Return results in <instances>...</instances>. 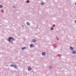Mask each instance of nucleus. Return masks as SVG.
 Segmentation results:
<instances>
[{"label":"nucleus","instance_id":"1","mask_svg":"<svg viewBox=\"0 0 76 76\" xmlns=\"http://www.w3.org/2000/svg\"><path fill=\"white\" fill-rule=\"evenodd\" d=\"M14 41H15V39L13 38L10 37L9 38L8 41H9L10 42L12 43V44H13V42Z\"/></svg>","mask_w":76,"mask_h":76},{"label":"nucleus","instance_id":"2","mask_svg":"<svg viewBox=\"0 0 76 76\" xmlns=\"http://www.w3.org/2000/svg\"><path fill=\"white\" fill-rule=\"evenodd\" d=\"M11 67H14L15 69H17V67H18V66H16V65L13 64L12 65H10Z\"/></svg>","mask_w":76,"mask_h":76},{"label":"nucleus","instance_id":"3","mask_svg":"<svg viewBox=\"0 0 76 76\" xmlns=\"http://www.w3.org/2000/svg\"><path fill=\"white\" fill-rule=\"evenodd\" d=\"M72 54H76V50H72Z\"/></svg>","mask_w":76,"mask_h":76},{"label":"nucleus","instance_id":"4","mask_svg":"<svg viewBox=\"0 0 76 76\" xmlns=\"http://www.w3.org/2000/svg\"><path fill=\"white\" fill-rule=\"evenodd\" d=\"M42 56H45V54H46V53L44 52H42Z\"/></svg>","mask_w":76,"mask_h":76},{"label":"nucleus","instance_id":"5","mask_svg":"<svg viewBox=\"0 0 76 76\" xmlns=\"http://www.w3.org/2000/svg\"><path fill=\"white\" fill-rule=\"evenodd\" d=\"M30 47H31V48H32V47H34V44H31L30 45Z\"/></svg>","mask_w":76,"mask_h":76},{"label":"nucleus","instance_id":"6","mask_svg":"<svg viewBox=\"0 0 76 76\" xmlns=\"http://www.w3.org/2000/svg\"><path fill=\"white\" fill-rule=\"evenodd\" d=\"M40 4L41 5H44V2L42 1L40 3Z\"/></svg>","mask_w":76,"mask_h":76},{"label":"nucleus","instance_id":"7","mask_svg":"<svg viewBox=\"0 0 76 76\" xmlns=\"http://www.w3.org/2000/svg\"><path fill=\"white\" fill-rule=\"evenodd\" d=\"M70 49L71 50H74V48H73V47H70Z\"/></svg>","mask_w":76,"mask_h":76},{"label":"nucleus","instance_id":"8","mask_svg":"<svg viewBox=\"0 0 76 76\" xmlns=\"http://www.w3.org/2000/svg\"><path fill=\"white\" fill-rule=\"evenodd\" d=\"M32 42H37V40L35 39H33L32 40Z\"/></svg>","mask_w":76,"mask_h":76},{"label":"nucleus","instance_id":"9","mask_svg":"<svg viewBox=\"0 0 76 76\" xmlns=\"http://www.w3.org/2000/svg\"><path fill=\"white\" fill-rule=\"evenodd\" d=\"M49 67L50 69H51L53 68V66H51V65H50L49 66Z\"/></svg>","mask_w":76,"mask_h":76},{"label":"nucleus","instance_id":"10","mask_svg":"<svg viewBox=\"0 0 76 76\" xmlns=\"http://www.w3.org/2000/svg\"><path fill=\"white\" fill-rule=\"evenodd\" d=\"M26 24L28 26H30V23H29L27 22L26 23Z\"/></svg>","mask_w":76,"mask_h":76},{"label":"nucleus","instance_id":"11","mask_svg":"<svg viewBox=\"0 0 76 76\" xmlns=\"http://www.w3.org/2000/svg\"><path fill=\"white\" fill-rule=\"evenodd\" d=\"M3 6L2 5H0V8H3Z\"/></svg>","mask_w":76,"mask_h":76},{"label":"nucleus","instance_id":"12","mask_svg":"<svg viewBox=\"0 0 76 76\" xmlns=\"http://www.w3.org/2000/svg\"><path fill=\"white\" fill-rule=\"evenodd\" d=\"M31 67H29L28 68V70H31Z\"/></svg>","mask_w":76,"mask_h":76},{"label":"nucleus","instance_id":"13","mask_svg":"<svg viewBox=\"0 0 76 76\" xmlns=\"http://www.w3.org/2000/svg\"><path fill=\"white\" fill-rule=\"evenodd\" d=\"M26 47L22 48V50H25V49H26Z\"/></svg>","mask_w":76,"mask_h":76},{"label":"nucleus","instance_id":"14","mask_svg":"<svg viewBox=\"0 0 76 76\" xmlns=\"http://www.w3.org/2000/svg\"><path fill=\"white\" fill-rule=\"evenodd\" d=\"M53 27H51L50 28V30H51L52 31H53Z\"/></svg>","mask_w":76,"mask_h":76},{"label":"nucleus","instance_id":"15","mask_svg":"<svg viewBox=\"0 0 76 76\" xmlns=\"http://www.w3.org/2000/svg\"><path fill=\"white\" fill-rule=\"evenodd\" d=\"M13 8H14L15 9H16V6H13Z\"/></svg>","mask_w":76,"mask_h":76},{"label":"nucleus","instance_id":"16","mask_svg":"<svg viewBox=\"0 0 76 76\" xmlns=\"http://www.w3.org/2000/svg\"><path fill=\"white\" fill-rule=\"evenodd\" d=\"M29 3V0H27V3Z\"/></svg>","mask_w":76,"mask_h":76},{"label":"nucleus","instance_id":"17","mask_svg":"<svg viewBox=\"0 0 76 76\" xmlns=\"http://www.w3.org/2000/svg\"><path fill=\"white\" fill-rule=\"evenodd\" d=\"M74 22H75V23H76V20H75Z\"/></svg>","mask_w":76,"mask_h":76},{"label":"nucleus","instance_id":"18","mask_svg":"<svg viewBox=\"0 0 76 76\" xmlns=\"http://www.w3.org/2000/svg\"><path fill=\"white\" fill-rule=\"evenodd\" d=\"M5 66H6V67H7V66H8V65H6Z\"/></svg>","mask_w":76,"mask_h":76}]
</instances>
